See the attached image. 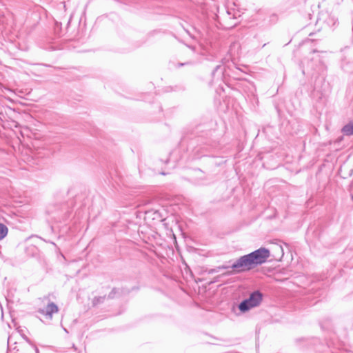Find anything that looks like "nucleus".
Here are the masks:
<instances>
[{"label":"nucleus","instance_id":"obj_1","mask_svg":"<svg viewBox=\"0 0 353 353\" xmlns=\"http://www.w3.org/2000/svg\"><path fill=\"white\" fill-rule=\"evenodd\" d=\"M270 256V250L265 248H261L240 257L232 264V268L238 272L250 270L259 265L265 263Z\"/></svg>","mask_w":353,"mask_h":353},{"label":"nucleus","instance_id":"obj_2","mask_svg":"<svg viewBox=\"0 0 353 353\" xmlns=\"http://www.w3.org/2000/svg\"><path fill=\"white\" fill-rule=\"evenodd\" d=\"M261 301L262 294L259 292H254L248 299H245L240 303L239 308L241 312H245L250 309L259 305Z\"/></svg>","mask_w":353,"mask_h":353},{"label":"nucleus","instance_id":"obj_3","mask_svg":"<svg viewBox=\"0 0 353 353\" xmlns=\"http://www.w3.org/2000/svg\"><path fill=\"white\" fill-rule=\"evenodd\" d=\"M59 311L58 307L54 303H48L43 308L39 310V314H41L47 320H52L53 314L57 313Z\"/></svg>","mask_w":353,"mask_h":353},{"label":"nucleus","instance_id":"obj_4","mask_svg":"<svg viewBox=\"0 0 353 353\" xmlns=\"http://www.w3.org/2000/svg\"><path fill=\"white\" fill-rule=\"evenodd\" d=\"M342 132L345 135H347V136L353 135V121L345 125L343 128Z\"/></svg>","mask_w":353,"mask_h":353},{"label":"nucleus","instance_id":"obj_5","mask_svg":"<svg viewBox=\"0 0 353 353\" xmlns=\"http://www.w3.org/2000/svg\"><path fill=\"white\" fill-rule=\"evenodd\" d=\"M8 233V227L0 223V241L3 239Z\"/></svg>","mask_w":353,"mask_h":353},{"label":"nucleus","instance_id":"obj_6","mask_svg":"<svg viewBox=\"0 0 353 353\" xmlns=\"http://www.w3.org/2000/svg\"><path fill=\"white\" fill-rule=\"evenodd\" d=\"M275 248L279 252V256L281 258L283 256V250L282 247L281 245H276Z\"/></svg>","mask_w":353,"mask_h":353}]
</instances>
